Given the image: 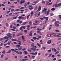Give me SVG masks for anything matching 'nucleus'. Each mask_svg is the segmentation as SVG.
Returning a JSON list of instances; mask_svg holds the SVG:
<instances>
[{
  "mask_svg": "<svg viewBox=\"0 0 61 61\" xmlns=\"http://www.w3.org/2000/svg\"><path fill=\"white\" fill-rule=\"evenodd\" d=\"M6 36H8V38H10V39H11L12 37V34L10 33H8L6 34Z\"/></svg>",
  "mask_w": 61,
  "mask_h": 61,
  "instance_id": "f257e3e1",
  "label": "nucleus"
},
{
  "mask_svg": "<svg viewBox=\"0 0 61 61\" xmlns=\"http://www.w3.org/2000/svg\"><path fill=\"white\" fill-rule=\"evenodd\" d=\"M47 10V9H46V8H44V9L42 11V13H43L44 12H45V13L46 11Z\"/></svg>",
  "mask_w": 61,
  "mask_h": 61,
  "instance_id": "f03ea898",
  "label": "nucleus"
},
{
  "mask_svg": "<svg viewBox=\"0 0 61 61\" xmlns=\"http://www.w3.org/2000/svg\"><path fill=\"white\" fill-rule=\"evenodd\" d=\"M25 3V0H21L20 4H22L23 3Z\"/></svg>",
  "mask_w": 61,
  "mask_h": 61,
  "instance_id": "7ed1b4c3",
  "label": "nucleus"
},
{
  "mask_svg": "<svg viewBox=\"0 0 61 61\" xmlns=\"http://www.w3.org/2000/svg\"><path fill=\"white\" fill-rule=\"evenodd\" d=\"M49 12H50V10L49 9L47 11V12H45V15H49Z\"/></svg>",
  "mask_w": 61,
  "mask_h": 61,
  "instance_id": "20e7f679",
  "label": "nucleus"
},
{
  "mask_svg": "<svg viewBox=\"0 0 61 61\" xmlns=\"http://www.w3.org/2000/svg\"><path fill=\"white\" fill-rule=\"evenodd\" d=\"M44 19H46V20L45 21V22H47L48 20V17H46L44 16L43 18Z\"/></svg>",
  "mask_w": 61,
  "mask_h": 61,
  "instance_id": "39448f33",
  "label": "nucleus"
},
{
  "mask_svg": "<svg viewBox=\"0 0 61 61\" xmlns=\"http://www.w3.org/2000/svg\"><path fill=\"white\" fill-rule=\"evenodd\" d=\"M53 50H54L55 52H57V50H56V49L55 48H52V51H53Z\"/></svg>",
  "mask_w": 61,
  "mask_h": 61,
  "instance_id": "423d86ee",
  "label": "nucleus"
},
{
  "mask_svg": "<svg viewBox=\"0 0 61 61\" xmlns=\"http://www.w3.org/2000/svg\"><path fill=\"white\" fill-rule=\"evenodd\" d=\"M18 18L19 19H24V17H23L22 16H19L18 17Z\"/></svg>",
  "mask_w": 61,
  "mask_h": 61,
  "instance_id": "0eeeda50",
  "label": "nucleus"
},
{
  "mask_svg": "<svg viewBox=\"0 0 61 61\" xmlns=\"http://www.w3.org/2000/svg\"><path fill=\"white\" fill-rule=\"evenodd\" d=\"M41 7L40 6H39V7L38 9L37 10V12H39L41 10Z\"/></svg>",
  "mask_w": 61,
  "mask_h": 61,
  "instance_id": "6e6552de",
  "label": "nucleus"
},
{
  "mask_svg": "<svg viewBox=\"0 0 61 61\" xmlns=\"http://www.w3.org/2000/svg\"><path fill=\"white\" fill-rule=\"evenodd\" d=\"M31 50H33L34 51V52H35V51H36V49L34 47H33L32 48H31Z\"/></svg>",
  "mask_w": 61,
  "mask_h": 61,
  "instance_id": "1a4fd4ad",
  "label": "nucleus"
},
{
  "mask_svg": "<svg viewBox=\"0 0 61 61\" xmlns=\"http://www.w3.org/2000/svg\"><path fill=\"white\" fill-rule=\"evenodd\" d=\"M32 31H30V34H29V36H32Z\"/></svg>",
  "mask_w": 61,
  "mask_h": 61,
  "instance_id": "9d476101",
  "label": "nucleus"
},
{
  "mask_svg": "<svg viewBox=\"0 0 61 61\" xmlns=\"http://www.w3.org/2000/svg\"><path fill=\"white\" fill-rule=\"evenodd\" d=\"M53 6V7H54V6H55V7H58V5H57V3L55 4Z\"/></svg>",
  "mask_w": 61,
  "mask_h": 61,
  "instance_id": "9b49d317",
  "label": "nucleus"
},
{
  "mask_svg": "<svg viewBox=\"0 0 61 61\" xmlns=\"http://www.w3.org/2000/svg\"><path fill=\"white\" fill-rule=\"evenodd\" d=\"M4 39H8V36H5V37H4Z\"/></svg>",
  "mask_w": 61,
  "mask_h": 61,
  "instance_id": "f8f14e48",
  "label": "nucleus"
},
{
  "mask_svg": "<svg viewBox=\"0 0 61 61\" xmlns=\"http://www.w3.org/2000/svg\"><path fill=\"white\" fill-rule=\"evenodd\" d=\"M18 16V15H17L15 17H13V19H16V18H17V16Z\"/></svg>",
  "mask_w": 61,
  "mask_h": 61,
  "instance_id": "ddd939ff",
  "label": "nucleus"
},
{
  "mask_svg": "<svg viewBox=\"0 0 61 61\" xmlns=\"http://www.w3.org/2000/svg\"><path fill=\"white\" fill-rule=\"evenodd\" d=\"M52 35L53 36H56L58 35V34L56 33H53L52 34Z\"/></svg>",
  "mask_w": 61,
  "mask_h": 61,
  "instance_id": "4468645a",
  "label": "nucleus"
},
{
  "mask_svg": "<svg viewBox=\"0 0 61 61\" xmlns=\"http://www.w3.org/2000/svg\"><path fill=\"white\" fill-rule=\"evenodd\" d=\"M51 40H49L47 41V43L49 44H50L51 43Z\"/></svg>",
  "mask_w": 61,
  "mask_h": 61,
  "instance_id": "2eb2a0df",
  "label": "nucleus"
},
{
  "mask_svg": "<svg viewBox=\"0 0 61 61\" xmlns=\"http://www.w3.org/2000/svg\"><path fill=\"white\" fill-rule=\"evenodd\" d=\"M16 45L17 47H18V48H19V47H22V46H20L19 45Z\"/></svg>",
  "mask_w": 61,
  "mask_h": 61,
  "instance_id": "dca6fc26",
  "label": "nucleus"
},
{
  "mask_svg": "<svg viewBox=\"0 0 61 61\" xmlns=\"http://www.w3.org/2000/svg\"><path fill=\"white\" fill-rule=\"evenodd\" d=\"M23 53H24V54H28V52H27V51H24L23 52Z\"/></svg>",
  "mask_w": 61,
  "mask_h": 61,
  "instance_id": "f3484780",
  "label": "nucleus"
},
{
  "mask_svg": "<svg viewBox=\"0 0 61 61\" xmlns=\"http://www.w3.org/2000/svg\"><path fill=\"white\" fill-rule=\"evenodd\" d=\"M9 40V39H7L4 42V43H6V42H7L8 41V40Z\"/></svg>",
  "mask_w": 61,
  "mask_h": 61,
  "instance_id": "a211bd4d",
  "label": "nucleus"
},
{
  "mask_svg": "<svg viewBox=\"0 0 61 61\" xmlns=\"http://www.w3.org/2000/svg\"><path fill=\"white\" fill-rule=\"evenodd\" d=\"M2 53L3 54H5V50H4L2 51Z\"/></svg>",
  "mask_w": 61,
  "mask_h": 61,
  "instance_id": "6ab92c4d",
  "label": "nucleus"
},
{
  "mask_svg": "<svg viewBox=\"0 0 61 61\" xmlns=\"http://www.w3.org/2000/svg\"><path fill=\"white\" fill-rule=\"evenodd\" d=\"M55 25L57 27H58V26H59V25L58 24H56Z\"/></svg>",
  "mask_w": 61,
  "mask_h": 61,
  "instance_id": "aec40b11",
  "label": "nucleus"
},
{
  "mask_svg": "<svg viewBox=\"0 0 61 61\" xmlns=\"http://www.w3.org/2000/svg\"><path fill=\"white\" fill-rule=\"evenodd\" d=\"M33 11H32L30 13V15L31 16H32L33 15Z\"/></svg>",
  "mask_w": 61,
  "mask_h": 61,
  "instance_id": "412c9836",
  "label": "nucleus"
},
{
  "mask_svg": "<svg viewBox=\"0 0 61 61\" xmlns=\"http://www.w3.org/2000/svg\"><path fill=\"white\" fill-rule=\"evenodd\" d=\"M22 27L21 26L20 28V29L21 31H23V29H22Z\"/></svg>",
  "mask_w": 61,
  "mask_h": 61,
  "instance_id": "4be33fe9",
  "label": "nucleus"
},
{
  "mask_svg": "<svg viewBox=\"0 0 61 61\" xmlns=\"http://www.w3.org/2000/svg\"><path fill=\"white\" fill-rule=\"evenodd\" d=\"M41 14V12H40L38 14V15L37 16V17H38V16H40V14Z\"/></svg>",
  "mask_w": 61,
  "mask_h": 61,
  "instance_id": "5701e85b",
  "label": "nucleus"
},
{
  "mask_svg": "<svg viewBox=\"0 0 61 61\" xmlns=\"http://www.w3.org/2000/svg\"><path fill=\"white\" fill-rule=\"evenodd\" d=\"M38 2V1H34L33 2V3L35 4H36L37 3V2Z\"/></svg>",
  "mask_w": 61,
  "mask_h": 61,
  "instance_id": "b1692460",
  "label": "nucleus"
},
{
  "mask_svg": "<svg viewBox=\"0 0 61 61\" xmlns=\"http://www.w3.org/2000/svg\"><path fill=\"white\" fill-rule=\"evenodd\" d=\"M18 50H22V47H20V48H18Z\"/></svg>",
  "mask_w": 61,
  "mask_h": 61,
  "instance_id": "393cba45",
  "label": "nucleus"
},
{
  "mask_svg": "<svg viewBox=\"0 0 61 61\" xmlns=\"http://www.w3.org/2000/svg\"><path fill=\"white\" fill-rule=\"evenodd\" d=\"M52 53H51V54H50L48 56V57H50L52 56Z\"/></svg>",
  "mask_w": 61,
  "mask_h": 61,
  "instance_id": "a878e982",
  "label": "nucleus"
},
{
  "mask_svg": "<svg viewBox=\"0 0 61 61\" xmlns=\"http://www.w3.org/2000/svg\"><path fill=\"white\" fill-rule=\"evenodd\" d=\"M11 52V50H9L8 52H7V53H10Z\"/></svg>",
  "mask_w": 61,
  "mask_h": 61,
  "instance_id": "bb28decb",
  "label": "nucleus"
},
{
  "mask_svg": "<svg viewBox=\"0 0 61 61\" xmlns=\"http://www.w3.org/2000/svg\"><path fill=\"white\" fill-rule=\"evenodd\" d=\"M4 39V38H1L0 39V41H3V40Z\"/></svg>",
  "mask_w": 61,
  "mask_h": 61,
  "instance_id": "cd10ccee",
  "label": "nucleus"
},
{
  "mask_svg": "<svg viewBox=\"0 0 61 61\" xmlns=\"http://www.w3.org/2000/svg\"><path fill=\"white\" fill-rule=\"evenodd\" d=\"M26 60H27V59H24L22 60V61H26Z\"/></svg>",
  "mask_w": 61,
  "mask_h": 61,
  "instance_id": "c85d7f7f",
  "label": "nucleus"
},
{
  "mask_svg": "<svg viewBox=\"0 0 61 61\" xmlns=\"http://www.w3.org/2000/svg\"><path fill=\"white\" fill-rule=\"evenodd\" d=\"M58 6H59V7H60V6H61V3H59L58 4Z\"/></svg>",
  "mask_w": 61,
  "mask_h": 61,
  "instance_id": "c756f323",
  "label": "nucleus"
},
{
  "mask_svg": "<svg viewBox=\"0 0 61 61\" xmlns=\"http://www.w3.org/2000/svg\"><path fill=\"white\" fill-rule=\"evenodd\" d=\"M11 41H16L17 40L15 39H12L11 40Z\"/></svg>",
  "mask_w": 61,
  "mask_h": 61,
  "instance_id": "7c9ffc66",
  "label": "nucleus"
},
{
  "mask_svg": "<svg viewBox=\"0 0 61 61\" xmlns=\"http://www.w3.org/2000/svg\"><path fill=\"white\" fill-rule=\"evenodd\" d=\"M57 37H61V34H59L57 35Z\"/></svg>",
  "mask_w": 61,
  "mask_h": 61,
  "instance_id": "2f4dec72",
  "label": "nucleus"
},
{
  "mask_svg": "<svg viewBox=\"0 0 61 61\" xmlns=\"http://www.w3.org/2000/svg\"><path fill=\"white\" fill-rule=\"evenodd\" d=\"M37 33H41V32H40V31L39 30H38L37 31Z\"/></svg>",
  "mask_w": 61,
  "mask_h": 61,
  "instance_id": "473e14b6",
  "label": "nucleus"
},
{
  "mask_svg": "<svg viewBox=\"0 0 61 61\" xmlns=\"http://www.w3.org/2000/svg\"><path fill=\"white\" fill-rule=\"evenodd\" d=\"M30 14H29V15H27V19H28V18H29V16H30Z\"/></svg>",
  "mask_w": 61,
  "mask_h": 61,
  "instance_id": "72a5a7b5",
  "label": "nucleus"
},
{
  "mask_svg": "<svg viewBox=\"0 0 61 61\" xmlns=\"http://www.w3.org/2000/svg\"><path fill=\"white\" fill-rule=\"evenodd\" d=\"M52 15H54V14L52 13H51L50 14V16H52Z\"/></svg>",
  "mask_w": 61,
  "mask_h": 61,
  "instance_id": "f704fd0d",
  "label": "nucleus"
},
{
  "mask_svg": "<svg viewBox=\"0 0 61 61\" xmlns=\"http://www.w3.org/2000/svg\"><path fill=\"white\" fill-rule=\"evenodd\" d=\"M29 24H30V25H32V22H31V21H29Z\"/></svg>",
  "mask_w": 61,
  "mask_h": 61,
  "instance_id": "c9c22d12",
  "label": "nucleus"
},
{
  "mask_svg": "<svg viewBox=\"0 0 61 61\" xmlns=\"http://www.w3.org/2000/svg\"><path fill=\"white\" fill-rule=\"evenodd\" d=\"M3 56H4V55L2 54L0 58H3Z\"/></svg>",
  "mask_w": 61,
  "mask_h": 61,
  "instance_id": "e433bc0d",
  "label": "nucleus"
},
{
  "mask_svg": "<svg viewBox=\"0 0 61 61\" xmlns=\"http://www.w3.org/2000/svg\"><path fill=\"white\" fill-rule=\"evenodd\" d=\"M8 59V57H6L5 58V60H7Z\"/></svg>",
  "mask_w": 61,
  "mask_h": 61,
  "instance_id": "4c0bfd02",
  "label": "nucleus"
},
{
  "mask_svg": "<svg viewBox=\"0 0 61 61\" xmlns=\"http://www.w3.org/2000/svg\"><path fill=\"white\" fill-rule=\"evenodd\" d=\"M51 11H54L55 10V8H52L51 9Z\"/></svg>",
  "mask_w": 61,
  "mask_h": 61,
  "instance_id": "58836bf2",
  "label": "nucleus"
},
{
  "mask_svg": "<svg viewBox=\"0 0 61 61\" xmlns=\"http://www.w3.org/2000/svg\"><path fill=\"white\" fill-rule=\"evenodd\" d=\"M10 43H11V41H10L7 43V44L8 45H10Z\"/></svg>",
  "mask_w": 61,
  "mask_h": 61,
  "instance_id": "ea45409f",
  "label": "nucleus"
},
{
  "mask_svg": "<svg viewBox=\"0 0 61 61\" xmlns=\"http://www.w3.org/2000/svg\"><path fill=\"white\" fill-rule=\"evenodd\" d=\"M26 23H27V22L26 21L25 22H24L22 25H25L26 24Z\"/></svg>",
  "mask_w": 61,
  "mask_h": 61,
  "instance_id": "a19ab883",
  "label": "nucleus"
},
{
  "mask_svg": "<svg viewBox=\"0 0 61 61\" xmlns=\"http://www.w3.org/2000/svg\"><path fill=\"white\" fill-rule=\"evenodd\" d=\"M55 31L56 32H59V31L57 30H55Z\"/></svg>",
  "mask_w": 61,
  "mask_h": 61,
  "instance_id": "79ce46f5",
  "label": "nucleus"
},
{
  "mask_svg": "<svg viewBox=\"0 0 61 61\" xmlns=\"http://www.w3.org/2000/svg\"><path fill=\"white\" fill-rule=\"evenodd\" d=\"M14 51L15 52H16V53L17 54H19V52H18V51Z\"/></svg>",
  "mask_w": 61,
  "mask_h": 61,
  "instance_id": "37998d69",
  "label": "nucleus"
},
{
  "mask_svg": "<svg viewBox=\"0 0 61 61\" xmlns=\"http://www.w3.org/2000/svg\"><path fill=\"white\" fill-rule=\"evenodd\" d=\"M21 27H22V28H23V29H25V27H26L25 26H21Z\"/></svg>",
  "mask_w": 61,
  "mask_h": 61,
  "instance_id": "c03bdc74",
  "label": "nucleus"
},
{
  "mask_svg": "<svg viewBox=\"0 0 61 61\" xmlns=\"http://www.w3.org/2000/svg\"><path fill=\"white\" fill-rule=\"evenodd\" d=\"M34 7H31L30 8H29V9H30V10H33V9H34Z\"/></svg>",
  "mask_w": 61,
  "mask_h": 61,
  "instance_id": "a18cd8bd",
  "label": "nucleus"
},
{
  "mask_svg": "<svg viewBox=\"0 0 61 61\" xmlns=\"http://www.w3.org/2000/svg\"><path fill=\"white\" fill-rule=\"evenodd\" d=\"M20 10L19 9H16L15 10V11H19Z\"/></svg>",
  "mask_w": 61,
  "mask_h": 61,
  "instance_id": "49530a36",
  "label": "nucleus"
},
{
  "mask_svg": "<svg viewBox=\"0 0 61 61\" xmlns=\"http://www.w3.org/2000/svg\"><path fill=\"white\" fill-rule=\"evenodd\" d=\"M22 39L23 40H25V38H24V36H22Z\"/></svg>",
  "mask_w": 61,
  "mask_h": 61,
  "instance_id": "de8ad7c7",
  "label": "nucleus"
},
{
  "mask_svg": "<svg viewBox=\"0 0 61 61\" xmlns=\"http://www.w3.org/2000/svg\"><path fill=\"white\" fill-rule=\"evenodd\" d=\"M48 3H49V2H46V5H48Z\"/></svg>",
  "mask_w": 61,
  "mask_h": 61,
  "instance_id": "09e8293b",
  "label": "nucleus"
},
{
  "mask_svg": "<svg viewBox=\"0 0 61 61\" xmlns=\"http://www.w3.org/2000/svg\"><path fill=\"white\" fill-rule=\"evenodd\" d=\"M37 45H38V46H39V47H41V45H40L39 44V43H37Z\"/></svg>",
  "mask_w": 61,
  "mask_h": 61,
  "instance_id": "8fccbe9b",
  "label": "nucleus"
},
{
  "mask_svg": "<svg viewBox=\"0 0 61 61\" xmlns=\"http://www.w3.org/2000/svg\"><path fill=\"white\" fill-rule=\"evenodd\" d=\"M59 53V51H57L55 53V55H56V54H58Z\"/></svg>",
  "mask_w": 61,
  "mask_h": 61,
  "instance_id": "3c124183",
  "label": "nucleus"
},
{
  "mask_svg": "<svg viewBox=\"0 0 61 61\" xmlns=\"http://www.w3.org/2000/svg\"><path fill=\"white\" fill-rule=\"evenodd\" d=\"M47 36L49 37H51V35L50 34H48L47 35Z\"/></svg>",
  "mask_w": 61,
  "mask_h": 61,
  "instance_id": "603ef678",
  "label": "nucleus"
},
{
  "mask_svg": "<svg viewBox=\"0 0 61 61\" xmlns=\"http://www.w3.org/2000/svg\"><path fill=\"white\" fill-rule=\"evenodd\" d=\"M37 54V52L36 51L35 52V53H34V55H35V56Z\"/></svg>",
  "mask_w": 61,
  "mask_h": 61,
  "instance_id": "864d4df0",
  "label": "nucleus"
},
{
  "mask_svg": "<svg viewBox=\"0 0 61 61\" xmlns=\"http://www.w3.org/2000/svg\"><path fill=\"white\" fill-rule=\"evenodd\" d=\"M41 30V31H42V30L40 29H39V28H37L36 30L37 31V30Z\"/></svg>",
  "mask_w": 61,
  "mask_h": 61,
  "instance_id": "5fc2aeb1",
  "label": "nucleus"
},
{
  "mask_svg": "<svg viewBox=\"0 0 61 61\" xmlns=\"http://www.w3.org/2000/svg\"><path fill=\"white\" fill-rule=\"evenodd\" d=\"M24 6L25 7H26V6H27V4L26 3H25V4H24Z\"/></svg>",
  "mask_w": 61,
  "mask_h": 61,
  "instance_id": "6e6d98bb",
  "label": "nucleus"
},
{
  "mask_svg": "<svg viewBox=\"0 0 61 61\" xmlns=\"http://www.w3.org/2000/svg\"><path fill=\"white\" fill-rule=\"evenodd\" d=\"M19 53L21 55V54H23V52L21 51H19Z\"/></svg>",
  "mask_w": 61,
  "mask_h": 61,
  "instance_id": "4d7b16f0",
  "label": "nucleus"
},
{
  "mask_svg": "<svg viewBox=\"0 0 61 61\" xmlns=\"http://www.w3.org/2000/svg\"><path fill=\"white\" fill-rule=\"evenodd\" d=\"M33 39H34V40H36V38L35 37H33L32 38Z\"/></svg>",
  "mask_w": 61,
  "mask_h": 61,
  "instance_id": "13d9d810",
  "label": "nucleus"
},
{
  "mask_svg": "<svg viewBox=\"0 0 61 61\" xmlns=\"http://www.w3.org/2000/svg\"><path fill=\"white\" fill-rule=\"evenodd\" d=\"M10 7L11 8H14L15 7L14 6H10Z\"/></svg>",
  "mask_w": 61,
  "mask_h": 61,
  "instance_id": "bf43d9fd",
  "label": "nucleus"
},
{
  "mask_svg": "<svg viewBox=\"0 0 61 61\" xmlns=\"http://www.w3.org/2000/svg\"><path fill=\"white\" fill-rule=\"evenodd\" d=\"M34 43H32L31 44V46L33 47L34 46Z\"/></svg>",
  "mask_w": 61,
  "mask_h": 61,
  "instance_id": "052dcab7",
  "label": "nucleus"
},
{
  "mask_svg": "<svg viewBox=\"0 0 61 61\" xmlns=\"http://www.w3.org/2000/svg\"><path fill=\"white\" fill-rule=\"evenodd\" d=\"M12 15V13H10L9 14V15H10V16H11Z\"/></svg>",
  "mask_w": 61,
  "mask_h": 61,
  "instance_id": "680f3d73",
  "label": "nucleus"
},
{
  "mask_svg": "<svg viewBox=\"0 0 61 61\" xmlns=\"http://www.w3.org/2000/svg\"><path fill=\"white\" fill-rule=\"evenodd\" d=\"M45 2H46L45 1H43V0L42 1V4H45Z\"/></svg>",
  "mask_w": 61,
  "mask_h": 61,
  "instance_id": "e2e57ef3",
  "label": "nucleus"
},
{
  "mask_svg": "<svg viewBox=\"0 0 61 61\" xmlns=\"http://www.w3.org/2000/svg\"><path fill=\"white\" fill-rule=\"evenodd\" d=\"M10 10H9L8 11H7L6 12L7 14H9L10 12Z\"/></svg>",
  "mask_w": 61,
  "mask_h": 61,
  "instance_id": "0e129e2a",
  "label": "nucleus"
},
{
  "mask_svg": "<svg viewBox=\"0 0 61 61\" xmlns=\"http://www.w3.org/2000/svg\"><path fill=\"white\" fill-rule=\"evenodd\" d=\"M11 50L12 51H15V49H11Z\"/></svg>",
  "mask_w": 61,
  "mask_h": 61,
  "instance_id": "69168bd1",
  "label": "nucleus"
},
{
  "mask_svg": "<svg viewBox=\"0 0 61 61\" xmlns=\"http://www.w3.org/2000/svg\"><path fill=\"white\" fill-rule=\"evenodd\" d=\"M37 9V6H36L35 8V10H36Z\"/></svg>",
  "mask_w": 61,
  "mask_h": 61,
  "instance_id": "338daca9",
  "label": "nucleus"
},
{
  "mask_svg": "<svg viewBox=\"0 0 61 61\" xmlns=\"http://www.w3.org/2000/svg\"><path fill=\"white\" fill-rule=\"evenodd\" d=\"M58 23H59V22H58V21H56L55 22V24H57Z\"/></svg>",
  "mask_w": 61,
  "mask_h": 61,
  "instance_id": "774afa93",
  "label": "nucleus"
}]
</instances>
